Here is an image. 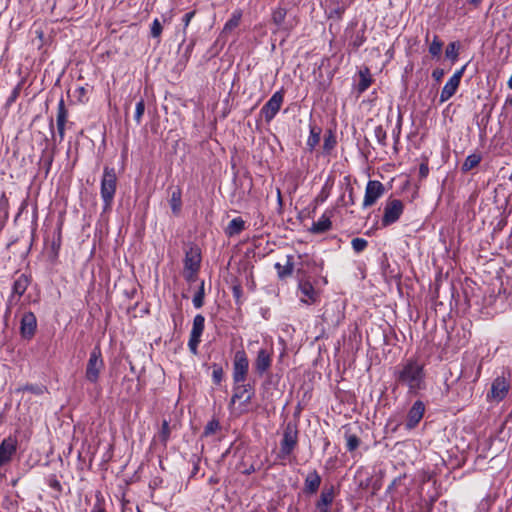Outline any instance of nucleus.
<instances>
[{
    "label": "nucleus",
    "mask_w": 512,
    "mask_h": 512,
    "mask_svg": "<svg viewBox=\"0 0 512 512\" xmlns=\"http://www.w3.org/2000/svg\"><path fill=\"white\" fill-rule=\"evenodd\" d=\"M213 381L219 384L223 378V370L220 367H215L212 372Z\"/></svg>",
    "instance_id": "a19ab883"
},
{
    "label": "nucleus",
    "mask_w": 512,
    "mask_h": 512,
    "mask_svg": "<svg viewBox=\"0 0 512 512\" xmlns=\"http://www.w3.org/2000/svg\"><path fill=\"white\" fill-rule=\"evenodd\" d=\"M200 265V256L196 251H190L186 253L184 261V269L198 271Z\"/></svg>",
    "instance_id": "393cba45"
},
{
    "label": "nucleus",
    "mask_w": 512,
    "mask_h": 512,
    "mask_svg": "<svg viewBox=\"0 0 512 512\" xmlns=\"http://www.w3.org/2000/svg\"><path fill=\"white\" fill-rule=\"evenodd\" d=\"M30 284V278L26 274H20L13 282L12 293L8 299V310L13 304H16L25 293Z\"/></svg>",
    "instance_id": "9b49d317"
},
{
    "label": "nucleus",
    "mask_w": 512,
    "mask_h": 512,
    "mask_svg": "<svg viewBox=\"0 0 512 512\" xmlns=\"http://www.w3.org/2000/svg\"><path fill=\"white\" fill-rule=\"evenodd\" d=\"M37 329V320L33 312H25L20 321V334L22 338L30 340Z\"/></svg>",
    "instance_id": "ddd939ff"
},
{
    "label": "nucleus",
    "mask_w": 512,
    "mask_h": 512,
    "mask_svg": "<svg viewBox=\"0 0 512 512\" xmlns=\"http://www.w3.org/2000/svg\"><path fill=\"white\" fill-rule=\"evenodd\" d=\"M346 438V447L349 451H354L358 448L360 444L359 438L354 434H348L345 435Z\"/></svg>",
    "instance_id": "2f4dec72"
},
{
    "label": "nucleus",
    "mask_w": 512,
    "mask_h": 512,
    "mask_svg": "<svg viewBox=\"0 0 512 512\" xmlns=\"http://www.w3.org/2000/svg\"><path fill=\"white\" fill-rule=\"evenodd\" d=\"M334 500L333 487L324 488L320 494V498L316 503L317 512H329V507Z\"/></svg>",
    "instance_id": "6ab92c4d"
},
{
    "label": "nucleus",
    "mask_w": 512,
    "mask_h": 512,
    "mask_svg": "<svg viewBox=\"0 0 512 512\" xmlns=\"http://www.w3.org/2000/svg\"><path fill=\"white\" fill-rule=\"evenodd\" d=\"M384 192V185L380 181L369 180L366 185L362 207L368 208L373 206L383 196Z\"/></svg>",
    "instance_id": "0eeeda50"
},
{
    "label": "nucleus",
    "mask_w": 512,
    "mask_h": 512,
    "mask_svg": "<svg viewBox=\"0 0 512 512\" xmlns=\"http://www.w3.org/2000/svg\"><path fill=\"white\" fill-rule=\"evenodd\" d=\"M17 94V91H14V94H12V97H15Z\"/></svg>",
    "instance_id": "13d9d810"
},
{
    "label": "nucleus",
    "mask_w": 512,
    "mask_h": 512,
    "mask_svg": "<svg viewBox=\"0 0 512 512\" xmlns=\"http://www.w3.org/2000/svg\"><path fill=\"white\" fill-rule=\"evenodd\" d=\"M465 66L461 69L457 70L446 82L444 85L441 94H440V102L444 103L448 101L457 91L461 78L464 74Z\"/></svg>",
    "instance_id": "f8f14e48"
},
{
    "label": "nucleus",
    "mask_w": 512,
    "mask_h": 512,
    "mask_svg": "<svg viewBox=\"0 0 512 512\" xmlns=\"http://www.w3.org/2000/svg\"><path fill=\"white\" fill-rule=\"evenodd\" d=\"M249 369V360L244 350L235 353L233 361V380L237 384L244 383Z\"/></svg>",
    "instance_id": "20e7f679"
},
{
    "label": "nucleus",
    "mask_w": 512,
    "mask_h": 512,
    "mask_svg": "<svg viewBox=\"0 0 512 512\" xmlns=\"http://www.w3.org/2000/svg\"><path fill=\"white\" fill-rule=\"evenodd\" d=\"M91 512H105V511H104V509H103V508H101L100 506L95 505V506L92 508Z\"/></svg>",
    "instance_id": "8fccbe9b"
},
{
    "label": "nucleus",
    "mask_w": 512,
    "mask_h": 512,
    "mask_svg": "<svg viewBox=\"0 0 512 512\" xmlns=\"http://www.w3.org/2000/svg\"><path fill=\"white\" fill-rule=\"evenodd\" d=\"M16 450L17 440L13 437L5 438L0 443V468L11 461Z\"/></svg>",
    "instance_id": "2eb2a0df"
},
{
    "label": "nucleus",
    "mask_w": 512,
    "mask_h": 512,
    "mask_svg": "<svg viewBox=\"0 0 512 512\" xmlns=\"http://www.w3.org/2000/svg\"><path fill=\"white\" fill-rule=\"evenodd\" d=\"M245 228V222L241 217L233 218L225 229L228 236H234L242 232Z\"/></svg>",
    "instance_id": "bb28decb"
},
{
    "label": "nucleus",
    "mask_w": 512,
    "mask_h": 512,
    "mask_svg": "<svg viewBox=\"0 0 512 512\" xmlns=\"http://www.w3.org/2000/svg\"><path fill=\"white\" fill-rule=\"evenodd\" d=\"M287 11L278 7L272 12V22L276 25L274 33L283 32L287 36L296 25L295 21L286 20Z\"/></svg>",
    "instance_id": "1a4fd4ad"
},
{
    "label": "nucleus",
    "mask_w": 512,
    "mask_h": 512,
    "mask_svg": "<svg viewBox=\"0 0 512 512\" xmlns=\"http://www.w3.org/2000/svg\"><path fill=\"white\" fill-rule=\"evenodd\" d=\"M507 85L510 89H512V75L510 76L508 82H507Z\"/></svg>",
    "instance_id": "864d4df0"
},
{
    "label": "nucleus",
    "mask_w": 512,
    "mask_h": 512,
    "mask_svg": "<svg viewBox=\"0 0 512 512\" xmlns=\"http://www.w3.org/2000/svg\"><path fill=\"white\" fill-rule=\"evenodd\" d=\"M254 471H255L254 467H253V466H251L250 468H248V469L245 471V473H246V474H250V473H252V472H254Z\"/></svg>",
    "instance_id": "603ef678"
},
{
    "label": "nucleus",
    "mask_w": 512,
    "mask_h": 512,
    "mask_svg": "<svg viewBox=\"0 0 512 512\" xmlns=\"http://www.w3.org/2000/svg\"><path fill=\"white\" fill-rule=\"evenodd\" d=\"M351 245L355 252L360 253L367 247L368 242L363 238H354L351 241Z\"/></svg>",
    "instance_id": "c9c22d12"
},
{
    "label": "nucleus",
    "mask_w": 512,
    "mask_h": 512,
    "mask_svg": "<svg viewBox=\"0 0 512 512\" xmlns=\"http://www.w3.org/2000/svg\"><path fill=\"white\" fill-rule=\"evenodd\" d=\"M204 304V282L202 281L199 290L193 297V305L195 308H201Z\"/></svg>",
    "instance_id": "7c9ffc66"
},
{
    "label": "nucleus",
    "mask_w": 512,
    "mask_h": 512,
    "mask_svg": "<svg viewBox=\"0 0 512 512\" xmlns=\"http://www.w3.org/2000/svg\"><path fill=\"white\" fill-rule=\"evenodd\" d=\"M197 271L192 270H185L184 269V275L187 281L191 282L194 281L196 278Z\"/></svg>",
    "instance_id": "c03bdc74"
},
{
    "label": "nucleus",
    "mask_w": 512,
    "mask_h": 512,
    "mask_svg": "<svg viewBox=\"0 0 512 512\" xmlns=\"http://www.w3.org/2000/svg\"><path fill=\"white\" fill-rule=\"evenodd\" d=\"M275 269L277 270L279 278H285L290 276L294 270L293 257L288 255L286 257V262L284 265L280 263L275 264Z\"/></svg>",
    "instance_id": "a878e982"
},
{
    "label": "nucleus",
    "mask_w": 512,
    "mask_h": 512,
    "mask_svg": "<svg viewBox=\"0 0 512 512\" xmlns=\"http://www.w3.org/2000/svg\"><path fill=\"white\" fill-rule=\"evenodd\" d=\"M507 102H509V104L512 106V97L508 99Z\"/></svg>",
    "instance_id": "4d7b16f0"
},
{
    "label": "nucleus",
    "mask_w": 512,
    "mask_h": 512,
    "mask_svg": "<svg viewBox=\"0 0 512 512\" xmlns=\"http://www.w3.org/2000/svg\"><path fill=\"white\" fill-rule=\"evenodd\" d=\"M163 27L158 19H154L151 24L150 34L153 38H159L162 33Z\"/></svg>",
    "instance_id": "58836bf2"
},
{
    "label": "nucleus",
    "mask_w": 512,
    "mask_h": 512,
    "mask_svg": "<svg viewBox=\"0 0 512 512\" xmlns=\"http://www.w3.org/2000/svg\"><path fill=\"white\" fill-rule=\"evenodd\" d=\"M399 424L397 423L393 428H392V431L395 432L396 429L398 428Z\"/></svg>",
    "instance_id": "6e6d98bb"
},
{
    "label": "nucleus",
    "mask_w": 512,
    "mask_h": 512,
    "mask_svg": "<svg viewBox=\"0 0 512 512\" xmlns=\"http://www.w3.org/2000/svg\"><path fill=\"white\" fill-rule=\"evenodd\" d=\"M116 185L117 176L114 168L106 166L101 179V198L104 202L105 209L111 207L116 192Z\"/></svg>",
    "instance_id": "f03ea898"
},
{
    "label": "nucleus",
    "mask_w": 512,
    "mask_h": 512,
    "mask_svg": "<svg viewBox=\"0 0 512 512\" xmlns=\"http://www.w3.org/2000/svg\"><path fill=\"white\" fill-rule=\"evenodd\" d=\"M205 318L198 314L193 319V326L190 332L188 347L193 354H197L198 345L201 341V335L204 331Z\"/></svg>",
    "instance_id": "9d476101"
},
{
    "label": "nucleus",
    "mask_w": 512,
    "mask_h": 512,
    "mask_svg": "<svg viewBox=\"0 0 512 512\" xmlns=\"http://www.w3.org/2000/svg\"><path fill=\"white\" fill-rule=\"evenodd\" d=\"M137 512H142L140 509H137Z\"/></svg>",
    "instance_id": "052dcab7"
},
{
    "label": "nucleus",
    "mask_w": 512,
    "mask_h": 512,
    "mask_svg": "<svg viewBox=\"0 0 512 512\" xmlns=\"http://www.w3.org/2000/svg\"><path fill=\"white\" fill-rule=\"evenodd\" d=\"M321 477L316 470L309 472L305 478L304 489L309 494H314L319 489Z\"/></svg>",
    "instance_id": "412c9836"
},
{
    "label": "nucleus",
    "mask_w": 512,
    "mask_h": 512,
    "mask_svg": "<svg viewBox=\"0 0 512 512\" xmlns=\"http://www.w3.org/2000/svg\"><path fill=\"white\" fill-rule=\"evenodd\" d=\"M349 200L351 201V204L354 203L353 196H352V189L350 190Z\"/></svg>",
    "instance_id": "5fc2aeb1"
},
{
    "label": "nucleus",
    "mask_w": 512,
    "mask_h": 512,
    "mask_svg": "<svg viewBox=\"0 0 512 512\" xmlns=\"http://www.w3.org/2000/svg\"><path fill=\"white\" fill-rule=\"evenodd\" d=\"M432 76L436 81H440L442 77L444 76V70L443 69H435L432 72Z\"/></svg>",
    "instance_id": "a18cd8bd"
},
{
    "label": "nucleus",
    "mask_w": 512,
    "mask_h": 512,
    "mask_svg": "<svg viewBox=\"0 0 512 512\" xmlns=\"http://www.w3.org/2000/svg\"><path fill=\"white\" fill-rule=\"evenodd\" d=\"M241 16L242 14L240 11H234L233 14L231 15V18L224 25L223 31L230 32L236 27H238L240 24Z\"/></svg>",
    "instance_id": "c85d7f7f"
},
{
    "label": "nucleus",
    "mask_w": 512,
    "mask_h": 512,
    "mask_svg": "<svg viewBox=\"0 0 512 512\" xmlns=\"http://www.w3.org/2000/svg\"><path fill=\"white\" fill-rule=\"evenodd\" d=\"M67 116H68V113L65 108L64 99L61 98L58 103L57 118H56L59 141H62L65 136V124L67 121Z\"/></svg>",
    "instance_id": "a211bd4d"
},
{
    "label": "nucleus",
    "mask_w": 512,
    "mask_h": 512,
    "mask_svg": "<svg viewBox=\"0 0 512 512\" xmlns=\"http://www.w3.org/2000/svg\"><path fill=\"white\" fill-rule=\"evenodd\" d=\"M194 13L193 12H189V13H186L183 17V22L185 24V26H187L191 20V18L193 17Z\"/></svg>",
    "instance_id": "de8ad7c7"
},
{
    "label": "nucleus",
    "mask_w": 512,
    "mask_h": 512,
    "mask_svg": "<svg viewBox=\"0 0 512 512\" xmlns=\"http://www.w3.org/2000/svg\"><path fill=\"white\" fill-rule=\"evenodd\" d=\"M182 191L179 187H175L172 189L169 199V205L173 214L178 215L181 211L182 207Z\"/></svg>",
    "instance_id": "5701e85b"
},
{
    "label": "nucleus",
    "mask_w": 512,
    "mask_h": 512,
    "mask_svg": "<svg viewBox=\"0 0 512 512\" xmlns=\"http://www.w3.org/2000/svg\"><path fill=\"white\" fill-rule=\"evenodd\" d=\"M331 217V211H326L323 213L322 216L312 224L310 232L314 234H320L328 231L332 226Z\"/></svg>",
    "instance_id": "aec40b11"
},
{
    "label": "nucleus",
    "mask_w": 512,
    "mask_h": 512,
    "mask_svg": "<svg viewBox=\"0 0 512 512\" xmlns=\"http://www.w3.org/2000/svg\"><path fill=\"white\" fill-rule=\"evenodd\" d=\"M21 390L29 391L34 394H42L44 392V388L41 386L27 385L23 387Z\"/></svg>",
    "instance_id": "79ce46f5"
},
{
    "label": "nucleus",
    "mask_w": 512,
    "mask_h": 512,
    "mask_svg": "<svg viewBox=\"0 0 512 512\" xmlns=\"http://www.w3.org/2000/svg\"><path fill=\"white\" fill-rule=\"evenodd\" d=\"M509 386L504 378H496L491 386V397L496 401H501L508 393Z\"/></svg>",
    "instance_id": "f3484780"
},
{
    "label": "nucleus",
    "mask_w": 512,
    "mask_h": 512,
    "mask_svg": "<svg viewBox=\"0 0 512 512\" xmlns=\"http://www.w3.org/2000/svg\"><path fill=\"white\" fill-rule=\"evenodd\" d=\"M144 112H145V103H144L143 99H140L136 103L135 113H134V120L137 124L141 123Z\"/></svg>",
    "instance_id": "473e14b6"
},
{
    "label": "nucleus",
    "mask_w": 512,
    "mask_h": 512,
    "mask_svg": "<svg viewBox=\"0 0 512 512\" xmlns=\"http://www.w3.org/2000/svg\"><path fill=\"white\" fill-rule=\"evenodd\" d=\"M217 426V423L210 422L205 428V434L208 435L210 433H213Z\"/></svg>",
    "instance_id": "49530a36"
},
{
    "label": "nucleus",
    "mask_w": 512,
    "mask_h": 512,
    "mask_svg": "<svg viewBox=\"0 0 512 512\" xmlns=\"http://www.w3.org/2000/svg\"><path fill=\"white\" fill-rule=\"evenodd\" d=\"M320 141V132L315 131L314 128L311 129L310 135L307 140V145L310 149H313Z\"/></svg>",
    "instance_id": "ea45409f"
},
{
    "label": "nucleus",
    "mask_w": 512,
    "mask_h": 512,
    "mask_svg": "<svg viewBox=\"0 0 512 512\" xmlns=\"http://www.w3.org/2000/svg\"><path fill=\"white\" fill-rule=\"evenodd\" d=\"M424 412V403L420 400L414 402L407 415V420L405 423L406 429L411 430L415 428L423 418Z\"/></svg>",
    "instance_id": "4468645a"
},
{
    "label": "nucleus",
    "mask_w": 512,
    "mask_h": 512,
    "mask_svg": "<svg viewBox=\"0 0 512 512\" xmlns=\"http://www.w3.org/2000/svg\"><path fill=\"white\" fill-rule=\"evenodd\" d=\"M446 57L455 61L458 57V45L456 42H451L445 51Z\"/></svg>",
    "instance_id": "e433bc0d"
},
{
    "label": "nucleus",
    "mask_w": 512,
    "mask_h": 512,
    "mask_svg": "<svg viewBox=\"0 0 512 512\" xmlns=\"http://www.w3.org/2000/svg\"><path fill=\"white\" fill-rule=\"evenodd\" d=\"M170 437V426L168 421L162 422L161 430L159 432V438L163 443H166Z\"/></svg>",
    "instance_id": "4c0bfd02"
},
{
    "label": "nucleus",
    "mask_w": 512,
    "mask_h": 512,
    "mask_svg": "<svg viewBox=\"0 0 512 512\" xmlns=\"http://www.w3.org/2000/svg\"><path fill=\"white\" fill-rule=\"evenodd\" d=\"M298 439V432L295 426L292 424H287L284 433L283 439L281 441L280 454L279 457L285 459L288 455L292 453L294 450Z\"/></svg>",
    "instance_id": "423d86ee"
},
{
    "label": "nucleus",
    "mask_w": 512,
    "mask_h": 512,
    "mask_svg": "<svg viewBox=\"0 0 512 512\" xmlns=\"http://www.w3.org/2000/svg\"><path fill=\"white\" fill-rule=\"evenodd\" d=\"M443 43L439 40L437 36L434 37L430 47L429 52L432 56H439L442 51Z\"/></svg>",
    "instance_id": "f704fd0d"
},
{
    "label": "nucleus",
    "mask_w": 512,
    "mask_h": 512,
    "mask_svg": "<svg viewBox=\"0 0 512 512\" xmlns=\"http://www.w3.org/2000/svg\"><path fill=\"white\" fill-rule=\"evenodd\" d=\"M420 174L425 177L428 174V167L424 164L420 166Z\"/></svg>",
    "instance_id": "09e8293b"
},
{
    "label": "nucleus",
    "mask_w": 512,
    "mask_h": 512,
    "mask_svg": "<svg viewBox=\"0 0 512 512\" xmlns=\"http://www.w3.org/2000/svg\"><path fill=\"white\" fill-rule=\"evenodd\" d=\"M359 76L360 81L358 83L357 90L359 93H363L371 85V77L367 69L365 71H360Z\"/></svg>",
    "instance_id": "c756f323"
},
{
    "label": "nucleus",
    "mask_w": 512,
    "mask_h": 512,
    "mask_svg": "<svg viewBox=\"0 0 512 512\" xmlns=\"http://www.w3.org/2000/svg\"><path fill=\"white\" fill-rule=\"evenodd\" d=\"M17 94V91H14V94H12V97H15Z\"/></svg>",
    "instance_id": "bf43d9fd"
},
{
    "label": "nucleus",
    "mask_w": 512,
    "mask_h": 512,
    "mask_svg": "<svg viewBox=\"0 0 512 512\" xmlns=\"http://www.w3.org/2000/svg\"><path fill=\"white\" fill-rule=\"evenodd\" d=\"M284 100L283 91L275 92L271 98L261 108V114L266 122H270L280 110Z\"/></svg>",
    "instance_id": "6e6552de"
},
{
    "label": "nucleus",
    "mask_w": 512,
    "mask_h": 512,
    "mask_svg": "<svg viewBox=\"0 0 512 512\" xmlns=\"http://www.w3.org/2000/svg\"><path fill=\"white\" fill-rule=\"evenodd\" d=\"M48 484L51 488L57 490V491H61V484L60 482L56 479V477H50L49 480H48Z\"/></svg>",
    "instance_id": "37998d69"
},
{
    "label": "nucleus",
    "mask_w": 512,
    "mask_h": 512,
    "mask_svg": "<svg viewBox=\"0 0 512 512\" xmlns=\"http://www.w3.org/2000/svg\"><path fill=\"white\" fill-rule=\"evenodd\" d=\"M481 159H482V157L478 153H473V154L468 155L462 164V167H461L462 171L468 172L471 169L477 167L479 165V163L481 162Z\"/></svg>",
    "instance_id": "cd10ccee"
},
{
    "label": "nucleus",
    "mask_w": 512,
    "mask_h": 512,
    "mask_svg": "<svg viewBox=\"0 0 512 512\" xmlns=\"http://www.w3.org/2000/svg\"><path fill=\"white\" fill-rule=\"evenodd\" d=\"M299 290L302 294L301 300L305 303L314 302L315 301V290L310 282H300Z\"/></svg>",
    "instance_id": "b1692460"
},
{
    "label": "nucleus",
    "mask_w": 512,
    "mask_h": 512,
    "mask_svg": "<svg viewBox=\"0 0 512 512\" xmlns=\"http://www.w3.org/2000/svg\"><path fill=\"white\" fill-rule=\"evenodd\" d=\"M374 136L377 140V142L382 145V146H385L386 145V137H387V134H386V131L385 129L379 125V126H376L374 128Z\"/></svg>",
    "instance_id": "72a5a7b5"
},
{
    "label": "nucleus",
    "mask_w": 512,
    "mask_h": 512,
    "mask_svg": "<svg viewBox=\"0 0 512 512\" xmlns=\"http://www.w3.org/2000/svg\"><path fill=\"white\" fill-rule=\"evenodd\" d=\"M403 210L404 205L402 201L398 199H389L384 207V213L381 221L382 225L387 227L395 223L402 215Z\"/></svg>",
    "instance_id": "39448f33"
},
{
    "label": "nucleus",
    "mask_w": 512,
    "mask_h": 512,
    "mask_svg": "<svg viewBox=\"0 0 512 512\" xmlns=\"http://www.w3.org/2000/svg\"><path fill=\"white\" fill-rule=\"evenodd\" d=\"M272 363V352L267 349H260L257 354L254 366L259 374H264Z\"/></svg>",
    "instance_id": "dca6fc26"
},
{
    "label": "nucleus",
    "mask_w": 512,
    "mask_h": 512,
    "mask_svg": "<svg viewBox=\"0 0 512 512\" xmlns=\"http://www.w3.org/2000/svg\"><path fill=\"white\" fill-rule=\"evenodd\" d=\"M104 368V362L99 348L95 347L91 353L86 366L85 377L91 383H96L100 372Z\"/></svg>",
    "instance_id": "7ed1b4c3"
},
{
    "label": "nucleus",
    "mask_w": 512,
    "mask_h": 512,
    "mask_svg": "<svg viewBox=\"0 0 512 512\" xmlns=\"http://www.w3.org/2000/svg\"><path fill=\"white\" fill-rule=\"evenodd\" d=\"M394 376L396 382L406 386L411 394H416L425 388L424 365L415 359H408L400 364L396 368Z\"/></svg>",
    "instance_id": "f257e3e1"
},
{
    "label": "nucleus",
    "mask_w": 512,
    "mask_h": 512,
    "mask_svg": "<svg viewBox=\"0 0 512 512\" xmlns=\"http://www.w3.org/2000/svg\"><path fill=\"white\" fill-rule=\"evenodd\" d=\"M481 0H470V3L475 5V6H478L480 4Z\"/></svg>",
    "instance_id": "3c124183"
},
{
    "label": "nucleus",
    "mask_w": 512,
    "mask_h": 512,
    "mask_svg": "<svg viewBox=\"0 0 512 512\" xmlns=\"http://www.w3.org/2000/svg\"><path fill=\"white\" fill-rule=\"evenodd\" d=\"M244 398V407H246V405L250 402L251 400V394L250 392L248 391V388L246 385L242 384V385H238L236 388H235V391H234V394L231 398V405H235L236 401L238 399H242ZM245 410V408H242L240 410V412H243Z\"/></svg>",
    "instance_id": "4be33fe9"
}]
</instances>
